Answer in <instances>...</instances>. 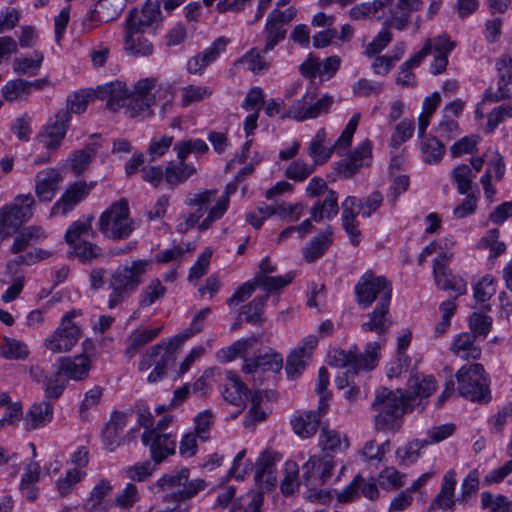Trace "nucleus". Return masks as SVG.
Listing matches in <instances>:
<instances>
[{
	"instance_id": "obj_24",
	"label": "nucleus",
	"mask_w": 512,
	"mask_h": 512,
	"mask_svg": "<svg viewBox=\"0 0 512 512\" xmlns=\"http://www.w3.org/2000/svg\"><path fill=\"white\" fill-rule=\"evenodd\" d=\"M356 205L357 198L355 196H348L342 202V225L353 246H358L361 241L359 223L356 219L359 212H356Z\"/></svg>"
},
{
	"instance_id": "obj_49",
	"label": "nucleus",
	"mask_w": 512,
	"mask_h": 512,
	"mask_svg": "<svg viewBox=\"0 0 512 512\" xmlns=\"http://www.w3.org/2000/svg\"><path fill=\"white\" fill-rule=\"evenodd\" d=\"M331 232L318 234L304 247L303 255L306 261L313 262L323 255L331 244Z\"/></svg>"
},
{
	"instance_id": "obj_56",
	"label": "nucleus",
	"mask_w": 512,
	"mask_h": 512,
	"mask_svg": "<svg viewBox=\"0 0 512 512\" xmlns=\"http://www.w3.org/2000/svg\"><path fill=\"white\" fill-rule=\"evenodd\" d=\"M453 180L457 185L459 194H468L472 190L473 178L476 176L467 164H461L455 167L451 173Z\"/></svg>"
},
{
	"instance_id": "obj_20",
	"label": "nucleus",
	"mask_w": 512,
	"mask_h": 512,
	"mask_svg": "<svg viewBox=\"0 0 512 512\" xmlns=\"http://www.w3.org/2000/svg\"><path fill=\"white\" fill-rule=\"evenodd\" d=\"M128 414L115 411L111 414L102 433V440L105 448L113 452L123 443L122 432L127 424Z\"/></svg>"
},
{
	"instance_id": "obj_7",
	"label": "nucleus",
	"mask_w": 512,
	"mask_h": 512,
	"mask_svg": "<svg viewBox=\"0 0 512 512\" xmlns=\"http://www.w3.org/2000/svg\"><path fill=\"white\" fill-rule=\"evenodd\" d=\"M80 313L76 310L67 312L61 319L56 330L45 340V346L53 353L70 351L81 337L80 326L73 318Z\"/></svg>"
},
{
	"instance_id": "obj_28",
	"label": "nucleus",
	"mask_w": 512,
	"mask_h": 512,
	"mask_svg": "<svg viewBox=\"0 0 512 512\" xmlns=\"http://www.w3.org/2000/svg\"><path fill=\"white\" fill-rule=\"evenodd\" d=\"M475 341V335L469 332L460 333L452 342L450 350L462 360H478L481 357L482 349Z\"/></svg>"
},
{
	"instance_id": "obj_12",
	"label": "nucleus",
	"mask_w": 512,
	"mask_h": 512,
	"mask_svg": "<svg viewBox=\"0 0 512 512\" xmlns=\"http://www.w3.org/2000/svg\"><path fill=\"white\" fill-rule=\"evenodd\" d=\"M207 487L204 479H193L187 489H177L165 494L162 498L163 507L156 512H188V500L195 497Z\"/></svg>"
},
{
	"instance_id": "obj_36",
	"label": "nucleus",
	"mask_w": 512,
	"mask_h": 512,
	"mask_svg": "<svg viewBox=\"0 0 512 512\" xmlns=\"http://www.w3.org/2000/svg\"><path fill=\"white\" fill-rule=\"evenodd\" d=\"M196 172V167L185 160H179L178 164L169 162L165 168V181L173 188L186 182Z\"/></svg>"
},
{
	"instance_id": "obj_48",
	"label": "nucleus",
	"mask_w": 512,
	"mask_h": 512,
	"mask_svg": "<svg viewBox=\"0 0 512 512\" xmlns=\"http://www.w3.org/2000/svg\"><path fill=\"white\" fill-rule=\"evenodd\" d=\"M294 277L295 273L290 271L285 275H270L264 278L254 277V281L257 284V287L263 289L268 295L269 293L277 292L288 286L293 281Z\"/></svg>"
},
{
	"instance_id": "obj_2",
	"label": "nucleus",
	"mask_w": 512,
	"mask_h": 512,
	"mask_svg": "<svg viewBox=\"0 0 512 512\" xmlns=\"http://www.w3.org/2000/svg\"><path fill=\"white\" fill-rule=\"evenodd\" d=\"M406 401L400 391L381 387L376 391L372 408L376 412L375 429L377 431H398L401 417L405 412Z\"/></svg>"
},
{
	"instance_id": "obj_39",
	"label": "nucleus",
	"mask_w": 512,
	"mask_h": 512,
	"mask_svg": "<svg viewBox=\"0 0 512 512\" xmlns=\"http://www.w3.org/2000/svg\"><path fill=\"white\" fill-rule=\"evenodd\" d=\"M189 477L190 470L188 468L172 471L159 478L156 482V487L158 491H168L175 488L180 489V487H182V489H187L191 483Z\"/></svg>"
},
{
	"instance_id": "obj_18",
	"label": "nucleus",
	"mask_w": 512,
	"mask_h": 512,
	"mask_svg": "<svg viewBox=\"0 0 512 512\" xmlns=\"http://www.w3.org/2000/svg\"><path fill=\"white\" fill-rule=\"evenodd\" d=\"M228 43L229 39L225 37L217 38L208 48L188 60V72L194 75H202L208 65L214 62L220 54L225 51Z\"/></svg>"
},
{
	"instance_id": "obj_29",
	"label": "nucleus",
	"mask_w": 512,
	"mask_h": 512,
	"mask_svg": "<svg viewBox=\"0 0 512 512\" xmlns=\"http://www.w3.org/2000/svg\"><path fill=\"white\" fill-rule=\"evenodd\" d=\"M276 457L272 452H263L256 463L255 480L261 486L273 487L277 482Z\"/></svg>"
},
{
	"instance_id": "obj_34",
	"label": "nucleus",
	"mask_w": 512,
	"mask_h": 512,
	"mask_svg": "<svg viewBox=\"0 0 512 512\" xmlns=\"http://www.w3.org/2000/svg\"><path fill=\"white\" fill-rule=\"evenodd\" d=\"M436 387L437 381L431 375H411L408 380V391L410 394L408 401L413 400L414 398H428L435 392Z\"/></svg>"
},
{
	"instance_id": "obj_60",
	"label": "nucleus",
	"mask_w": 512,
	"mask_h": 512,
	"mask_svg": "<svg viewBox=\"0 0 512 512\" xmlns=\"http://www.w3.org/2000/svg\"><path fill=\"white\" fill-rule=\"evenodd\" d=\"M210 311H211V310H210V308H208V307H207V308H203V309L199 310V311L195 314V316H194V318H193V320H192V322H191L190 326H189L186 330H184L182 333H180V334H178V335H175V336L172 338V342H171V343H172V344H176V345H178V346H182V344H183V343H184L188 338H190L191 336H193V335H195V334L199 333L200 331H202V328H203V327H202L201 322H202V321H204V320L208 317V315H209Z\"/></svg>"
},
{
	"instance_id": "obj_30",
	"label": "nucleus",
	"mask_w": 512,
	"mask_h": 512,
	"mask_svg": "<svg viewBox=\"0 0 512 512\" xmlns=\"http://www.w3.org/2000/svg\"><path fill=\"white\" fill-rule=\"evenodd\" d=\"M456 486L455 472L449 470L443 476L439 493L431 502L430 509L453 510L455 506L454 491Z\"/></svg>"
},
{
	"instance_id": "obj_57",
	"label": "nucleus",
	"mask_w": 512,
	"mask_h": 512,
	"mask_svg": "<svg viewBox=\"0 0 512 512\" xmlns=\"http://www.w3.org/2000/svg\"><path fill=\"white\" fill-rule=\"evenodd\" d=\"M93 219V216L87 215L74 221L65 232L66 243L73 244L80 241L81 236L87 235L92 230Z\"/></svg>"
},
{
	"instance_id": "obj_9",
	"label": "nucleus",
	"mask_w": 512,
	"mask_h": 512,
	"mask_svg": "<svg viewBox=\"0 0 512 512\" xmlns=\"http://www.w3.org/2000/svg\"><path fill=\"white\" fill-rule=\"evenodd\" d=\"M34 205L35 199L31 193L16 196L0 210V226L17 231L33 216Z\"/></svg>"
},
{
	"instance_id": "obj_26",
	"label": "nucleus",
	"mask_w": 512,
	"mask_h": 512,
	"mask_svg": "<svg viewBox=\"0 0 512 512\" xmlns=\"http://www.w3.org/2000/svg\"><path fill=\"white\" fill-rule=\"evenodd\" d=\"M98 97L106 99V106L109 110L115 112L119 108H125L128 97L125 84L121 82H111L98 88Z\"/></svg>"
},
{
	"instance_id": "obj_5",
	"label": "nucleus",
	"mask_w": 512,
	"mask_h": 512,
	"mask_svg": "<svg viewBox=\"0 0 512 512\" xmlns=\"http://www.w3.org/2000/svg\"><path fill=\"white\" fill-rule=\"evenodd\" d=\"M171 342L172 338L168 341L162 340L141 356L139 370L147 371L152 368L147 376L148 382L156 383L160 381L166 374L168 367L175 362L177 349L181 346Z\"/></svg>"
},
{
	"instance_id": "obj_33",
	"label": "nucleus",
	"mask_w": 512,
	"mask_h": 512,
	"mask_svg": "<svg viewBox=\"0 0 512 512\" xmlns=\"http://www.w3.org/2000/svg\"><path fill=\"white\" fill-rule=\"evenodd\" d=\"M167 287L159 278H152L142 287L138 295V306L148 308L165 298Z\"/></svg>"
},
{
	"instance_id": "obj_46",
	"label": "nucleus",
	"mask_w": 512,
	"mask_h": 512,
	"mask_svg": "<svg viewBox=\"0 0 512 512\" xmlns=\"http://www.w3.org/2000/svg\"><path fill=\"white\" fill-rule=\"evenodd\" d=\"M129 0H100L95 13L100 21L108 22L116 19L125 9Z\"/></svg>"
},
{
	"instance_id": "obj_37",
	"label": "nucleus",
	"mask_w": 512,
	"mask_h": 512,
	"mask_svg": "<svg viewBox=\"0 0 512 512\" xmlns=\"http://www.w3.org/2000/svg\"><path fill=\"white\" fill-rule=\"evenodd\" d=\"M154 102V96H147L143 98L131 93L128 97L125 113L131 118H149L153 114L151 107L153 106Z\"/></svg>"
},
{
	"instance_id": "obj_61",
	"label": "nucleus",
	"mask_w": 512,
	"mask_h": 512,
	"mask_svg": "<svg viewBox=\"0 0 512 512\" xmlns=\"http://www.w3.org/2000/svg\"><path fill=\"white\" fill-rule=\"evenodd\" d=\"M194 431L201 441H207L210 438V430L214 424V414L210 409L199 412L193 419Z\"/></svg>"
},
{
	"instance_id": "obj_55",
	"label": "nucleus",
	"mask_w": 512,
	"mask_h": 512,
	"mask_svg": "<svg viewBox=\"0 0 512 512\" xmlns=\"http://www.w3.org/2000/svg\"><path fill=\"white\" fill-rule=\"evenodd\" d=\"M174 150L178 160H186L189 154H205L208 151V145L202 139L181 140L175 143Z\"/></svg>"
},
{
	"instance_id": "obj_27",
	"label": "nucleus",
	"mask_w": 512,
	"mask_h": 512,
	"mask_svg": "<svg viewBox=\"0 0 512 512\" xmlns=\"http://www.w3.org/2000/svg\"><path fill=\"white\" fill-rule=\"evenodd\" d=\"M112 493V485L109 480L101 479L97 482L89 497L83 503L85 512H107L108 505L105 498Z\"/></svg>"
},
{
	"instance_id": "obj_59",
	"label": "nucleus",
	"mask_w": 512,
	"mask_h": 512,
	"mask_svg": "<svg viewBox=\"0 0 512 512\" xmlns=\"http://www.w3.org/2000/svg\"><path fill=\"white\" fill-rule=\"evenodd\" d=\"M456 44L451 41L447 34H442L426 40L424 46L419 51L425 52V58L432 52L436 54H449Z\"/></svg>"
},
{
	"instance_id": "obj_35",
	"label": "nucleus",
	"mask_w": 512,
	"mask_h": 512,
	"mask_svg": "<svg viewBox=\"0 0 512 512\" xmlns=\"http://www.w3.org/2000/svg\"><path fill=\"white\" fill-rule=\"evenodd\" d=\"M318 441L322 452L328 455L345 451L349 446L346 437L342 438L339 432L327 426L321 428Z\"/></svg>"
},
{
	"instance_id": "obj_22",
	"label": "nucleus",
	"mask_w": 512,
	"mask_h": 512,
	"mask_svg": "<svg viewBox=\"0 0 512 512\" xmlns=\"http://www.w3.org/2000/svg\"><path fill=\"white\" fill-rule=\"evenodd\" d=\"M161 15L160 6L158 3L148 2L139 11L132 9L126 18V27L131 29L144 30L159 22Z\"/></svg>"
},
{
	"instance_id": "obj_47",
	"label": "nucleus",
	"mask_w": 512,
	"mask_h": 512,
	"mask_svg": "<svg viewBox=\"0 0 512 512\" xmlns=\"http://www.w3.org/2000/svg\"><path fill=\"white\" fill-rule=\"evenodd\" d=\"M228 376L231 380V386L226 387L222 391V395L227 402L236 406H241L244 399L247 397L248 388L237 375L229 372Z\"/></svg>"
},
{
	"instance_id": "obj_23",
	"label": "nucleus",
	"mask_w": 512,
	"mask_h": 512,
	"mask_svg": "<svg viewBox=\"0 0 512 512\" xmlns=\"http://www.w3.org/2000/svg\"><path fill=\"white\" fill-rule=\"evenodd\" d=\"M144 30L126 27L124 49L133 57H149L154 52V45L150 39L143 35Z\"/></svg>"
},
{
	"instance_id": "obj_40",
	"label": "nucleus",
	"mask_w": 512,
	"mask_h": 512,
	"mask_svg": "<svg viewBox=\"0 0 512 512\" xmlns=\"http://www.w3.org/2000/svg\"><path fill=\"white\" fill-rule=\"evenodd\" d=\"M339 212L338 195L329 190L323 203L317 202L311 209V218L320 222L322 219H332Z\"/></svg>"
},
{
	"instance_id": "obj_52",
	"label": "nucleus",
	"mask_w": 512,
	"mask_h": 512,
	"mask_svg": "<svg viewBox=\"0 0 512 512\" xmlns=\"http://www.w3.org/2000/svg\"><path fill=\"white\" fill-rule=\"evenodd\" d=\"M425 59V52L418 51L410 59L400 65V73L396 79L397 84L408 87L415 85V75L411 72L413 67H417Z\"/></svg>"
},
{
	"instance_id": "obj_53",
	"label": "nucleus",
	"mask_w": 512,
	"mask_h": 512,
	"mask_svg": "<svg viewBox=\"0 0 512 512\" xmlns=\"http://www.w3.org/2000/svg\"><path fill=\"white\" fill-rule=\"evenodd\" d=\"M269 298V295L265 294L262 296L255 297L247 305L243 307L242 313L245 316V320L251 324L262 325L265 321L263 317L264 307Z\"/></svg>"
},
{
	"instance_id": "obj_45",
	"label": "nucleus",
	"mask_w": 512,
	"mask_h": 512,
	"mask_svg": "<svg viewBox=\"0 0 512 512\" xmlns=\"http://www.w3.org/2000/svg\"><path fill=\"white\" fill-rule=\"evenodd\" d=\"M234 65L235 67L246 66L252 73L259 74L269 69L270 62L257 49L253 48L236 60Z\"/></svg>"
},
{
	"instance_id": "obj_51",
	"label": "nucleus",
	"mask_w": 512,
	"mask_h": 512,
	"mask_svg": "<svg viewBox=\"0 0 512 512\" xmlns=\"http://www.w3.org/2000/svg\"><path fill=\"white\" fill-rule=\"evenodd\" d=\"M68 245L70 257H75L82 263L90 262L101 254L100 247L88 241H78Z\"/></svg>"
},
{
	"instance_id": "obj_38",
	"label": "nucleus",
	"mask_w": 512,
	"mask_h": 512,
	"mask_svg": "<svg viewBox=\"0 0 512 512\" xmlns=\"http://www.w3.org/2000/svg\"><path fill=\"white\" fill-rule=\"evenodd\" d=\"M161 330L162 327L143 330L138 329L133 331L127 338L125 354L129 358H133L136 355L138 349L158 337Z\"/></svg>"
},
{
	"instance_id": "obj_32",
	"label": "nucleus",
	"mask_w": 512,
	"mask_h": 512,
	"mask_svg": "<svg viewBox=\"0 0 512 512\" xmlns=\"http://www.w3.org/2000/svg\"><path fill=\"white\" fill-rule=\"evenodd\" d=\"M294 433L303 439L311 438L318 430L320 419L313 411H304L291 418Z\"/></svg>"
},
{
	"instance_id": "obj_50",
	"label": "nucleus",
	"mask_w": 512,
	"mask_h": 512,
	"mask_svg": "<svg viewBox=\"0 0 512 512\" xmlns=\"http://www.w3.org/2000/svg\"><path fill=\"white\" fill-rule=\"evenodd\" d=\"M43 53L34 51L31 57L15 58L13 60V69L18 74L27 76H35L43 62Z\"/></svg>"
},
{
	"instance_id": "obj_58",
	"label": "nucleus",
	"mask_w": 512,
	"mask_h": 512,
	"mask_svg": "<svg viewBox=\"0 0 512 512\" xmlns=\"http://www.w3.org/2000/svg\"><path fill=\"white\" fill-rule=\"evenodd\" d=\"M29 354L26 344L12 338H4L0 355L7 360H24Z\"/></svg>"
},
{
	"instance_id": "obj_43",
	"label": "nucleus",
	"mask_w": 512,
	"mask_h": 512,
	"mask_svg": "<svg viewBox=\"0 0 512 512\" xmlns=\"http://www.w3.org/2000/svg\"><path fill=\"white\" fill-rule=\"evenodd\" d=\"M422 159L425 163H438L445 154V145L434 136L423 138L420 144Z\"/></svg>"
},
{
	"instance_id": "obj_10",
	"label": "nucleus",
	"mask_w": 512,
	"mask_h": 512,
	"mask_svg": "<svg viewBox=\"0 0 512 512\" xmlns=\"http://www.w3.org/2000/svg\"><path fill=\"white\" fill-rule=\"evenodd\" d=\"M495 69L497 72V90L487 88L483 101L496 103L511 97L509 85L512 83V52L502 54L496 59Z\"/></svg>"
},
{
	"instance_id": "obj_41",
	"label": "nucleus",
	"mask_w": 512,
	"mask_h": 512,
	"mask_svg": "<svg viewBox=\"0 0 512 512\" xmlns=\"http://www.w3.org/2000/svg\"><path fill=\"white\" fill-rule=\"evenodd\" d=\"M421 6V0H398L391 17L393 26L398 30L404 29L409 22L411 12L419 10Z\"/></svg>"
},
{
	"instance_id": "obj_42",
	"label": "nucleus",
	"mask_w": 512,
	"mask_h": 512,
	"mask_svg": "<svg viewBox=\"0 0 512 512\" xmlns=\"http://www.w3.org/2000/svg\"><path fill=\"white\" fill-rule=\"evenodd\" d=\"M325 139V129H319L309 145L308 155L313 159L315 165L327 162L335 150V146L329 148L323 146Z\"/></svg>"
},
{
	"instance_id": "obj_31",
	"label": "nucleus",
	"mask_w": 512,
	"mask_h": 512,
	"mask_svg": "<svg viewBox=\"0 0 512 512\" xmlns=\"http://www.w3.org/2000/svg\"><path fill=\"white\" fill-rule=\"evenodd\" d=\"M52 417L53 407L49 402L35 403L25 414V430L31 431L43 427L52 420Z\"/></svg>"
},
{
	"instance_id": "obj_1",
	"label": "nucleus",
	"mask_w": 512,
	"mask_h": 512,
	"mask_svg": "<svg viewBox=\"0 0 512 512\" xmlns=\"http://www.w3.org/2000/svg\"><path fill=\"white\" fill-rule=\"evenodd\" d=\"M151 268L147 259H135L118 266L111 274L108 287L111 290L108 296V307L115 308L133 294L143 283Z\"/></svg>"
},
{
	"instance_id": "obj_44",
	"label": "nucleus",
	"mask_w": 512,
	"mask_h": 512,
	"mask_svg": "<svg viewBox=\"0 0 512 512\" xmlns=\"http://www.w3.org/2000/svg\"><path fill=\"white\" fill-rule=\"evenodd\" d=\"M98 145L89 143L83 149L72 153L70 157L71 169L76 175L82 174L94 159L97 153Z\"/></svg>"
},
{
	"instance_id": "obj_21",
	"label": "nucleus",
	"mask_w": 512,
	"mask_h": 512,
	"mask_svg": "<svg viewBox=\"0 0 512 512\" xmlns=\"http://www.w3.org/2000/svg\"><path fill=\"white\" fill-rule=\"evenodd\" d=\"M389 306L390 303H377L374 310L367 314V320L361 324V329L379 336L386 334L392 325Z\"/></svg>"
},
{
	"instance_id": "obj_3",
	"label": "nucleus",
	"mask_w": 512,
	"mask_h": 512,
	"mask_svg": "<svg viewBox=\"0 0 512 512\" xmlns=\"http://www.w3.org/2000/svg\"><path fill=\"white\" fill-rule=\"evenodd\" d=\"M98 229L105 237L113 240H123L130 236L135 226L125 198L113 202L100 215Z\"/></svg>"
},
{
	"instance_id": "obj_16",
	"label": "nucleus",
	"mask_w": 512,
	"mask_h": 512,
	"mask_svg": "<svg viewBox=\"0 0 512 512\" xmlns=\"http://www.w3.org/2000/svg\"><path fill=\"white\" fill-rule=\"evenodd\" d=\"M94 183L87 184L85 181H76L69 185L52 209L51 215H66L82 202L93 189Z\"/></svg>"
},
{
	"instance_id": "obj_19",
	"label": "nucleus",
	"mask_w": 512,
	"mask_h": 512,
	"mask_svg": "<svg viewBox=\"0 0 512 512\" xmlns=\"http://www.w3.org/2000/svg\"><path fill=\"white\" fill-rule=\"evenodd\" d=\"M62 181L63 176L56 168L39 171L35 176L36 196L43 202L52 201Z\"/></svg>"
},
{
	"instance_id": "obj_62",
	"label": "nucleus",
	"mask_w": 512,
	"mask_h": 512,
	"mask_svg": "<svg viewBox=\"0 0 512 512\" xmlns=\"http://www.w3.org/2000/svg\"><path fill=\"white\" fill-rule=\"evenodd\" d=\"M423 440H414L398 447L395 454L400 465L414 463L420 456V450L425 447Z\"/></svg>"
},
{
	"instance_id": "obj_25",
	"label": "nucleus",
	"mask_w": 512,
	"mask_h": 512,
	"mask_svg": "<svg viewBox=\"0 0 512 512\" xmlns=\"http://www.w3.org/2000/svg\"><path fill=\"white\" fill-rule=\"evenodd\" d=\"M59 372L76 381L87 378L90 370V360L87 355L81 354L74 358L63 357L58 360Z\"/></svg>"
},
{
	"instance_id": "obj_6",
	"label": "nucleus",
	"mask_w": 512,
	"mask_h": 512,
	"mask_svg": "<svg viewBox=\"0 0 512 512\" xmlns=\"http://www.w3.org/2000/svg\"><path fill=\"white\" fill-rule=\"evenodd\" d=\"M357 303L366 309L376 300L378 303H390L392 287L383 276H377L372 271H366L355 285Z\"/></svg>"
},
{
	"instance_id": "obj_15",
	"label": "nucleus",
	"mask_w": 512,
	"mask_h": 512,
	"mask_svg": "<svg viewBox=\"0 0 512 512\" xmlns=\"http://www.w3.org/2000/svg\"><path fill=\"white\" fill-rule=\"evenodd\" d=\"M69 122V111L59 110L55 115V120L43 126L37 135V140L48 150L57 149L66 135Z\"/></svg>"
},
{
	"instance_id": "obj_11",
	"label": "nucleus",
	"mask_w": 512,
	"mask_h": 512,
	"mask_svg": "<svg viewBox=\"0 0 512 512\" xmlns=\"http://www.w3.org/2000/svg\"><path fill=\"white\" fill-rule=\"evenodd\" d=\"M334 460L331 455L311 456L302 466L303 482L309 489L324 485L332 475Z\"/></svg>"
},
{
	"instance_id": "obj_8",
	"label": "nucleus",
	"mask_w": 512,
	"mask_h": 512,
	"mask_svg": "<svg viewBox=\"0 0 512 512\" xmlns=\"http://www.w3.org/2000/svg\"><path fill=\"white\" fill-rule=\"evenodd\" d=\"M333 103L334 98L330 95H324L322 98L315 100L314 93L306 92L305 95L291 104L285 116L299 122L315 119L321 114L328 113Z\"/></svg>"
},
{
	"instance_id": "obj_4",
	"label": "nucleus",
	"mask_w": 512,
	"mask_h": 512,
	"mask_svg": "<svg viewBox=\"0 0 512 512\" xmlns=\"http://www.w3.org/2000/svg\"><path fill=\"white\" fill-rule=\"evenodd\" d=\"M455 376L460 396L479 403L490 401L488 376L482 364L464 365L456 372Z\"/></svg>"
},
{
	"instance_id": "obj_63",
	"label": "nucleus",
	"mask_w": 512,
	"mask_h": 512,
	"mask_svg": "<svg viewBox=\"0 0 512 512\" xmlns=\"http://www.w3.org/2000/svg\"><path fill=\"white\" fill-rule=\"evenodd\" d=\"M86 475L85 472L77 468L69 469L65 477L56 482V489L61 497H66L75 489L76 485Z\"/></svg>"
},
{
	"instance_id": "obj_64",
	"label": "nucleus",
	"mask_w": 512,
	"mask_h": 512,
	"mask_svg": "<svg viewBox=\"0 0 512 512\" xmlns=\"http://www.w3.org/2000/svg\"><path fill=\"white\" fill-rule=\"evenodd\" d=\"M481 507L490 508V512H512V501L504 495L493 496L490 492L481 493Z\"/></svg>"
},
{
	"instance_id": "obj_17",
	"label": "nucleus",
	"mask_w": 512,
	"mask_h": 512,
	"mask_svg": "<svg viewBox=\"0 0 512 512\" xmlns=\"http://www.w3.org/2000/svg\"><path fill=\"white\" fill-rule=\"evenodd\" d=\"M372 161V144L366 139L347 158L337 163V171L345 178L353 176L361 167Z\"/></svg>"
},
{
	"instance_id": "obj_14",
	"label": "nucleus",
	"mask_w": 512,
	"mask_h": 512,
	"mask_svg": "<svg viewBox=\"0 0 512 512\" xmlns=\"http://www.w3.org/2000/svg\"><path fill=\"white\" fill-rule=\"evenodd\" d=\"M141 441L149 447L151 458L156 464L162 463L176 451V438L170 433H161L156 429L146 430Z\"/></svg>"
},
{
	"instance_id": "obj_13",
	"label": "nucleus",
	"mask_w": 512,
	"mask_h": 512,
	"mask_svg": "<svg viewBox=\"0 0 512 512\" xmlns=\"http://www.w3.org/2000/svg\"><path fill=\"white\" fill-rule=\"evenodd\" d=\"M453 254L443 253L434 260L433 275L436 285L442 290H452L457 295L467 292V283L459 276L453 275L449 269V262Z\"/></svg>"
},
{
	"instance_id": "obj_54",
	"label": "nucleus",
	"mask_w": 512,
	"mask_h": 512,
	"mask_svg": "<svg viewBox=\"0 0 512 512\" xmlns=\"http://www.w3.org/2000/svg\"><path fill=\"white\" fill-rule=\"evenodd\" d=\"M380 358V343L369 342L363 354L356 353V369L359 370H372L378 363Z\"/></svg>"
}]
</instances>
